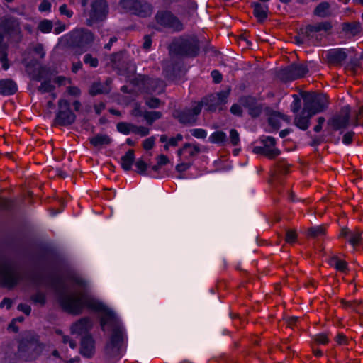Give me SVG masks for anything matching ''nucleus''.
Returning <instances> with one entry per match:
<instances>
[{
    "instance_id": "1",
    "label": "nucleus",
    "mask_w": 363,
    "mask_h": 363,
    "mask_svg": "<svg viewBox=\"0 0 363 363\" xmlns=\"http://www.w3.org/2000/svg\"><path fill=\"white\" fill-rule=\"evenodd\" d=\"M51 285L55 288L66 290L63 277L60 274L49 277ZM58 302L65 312L73 315H80L85 308L98 318H118V313L103 301L88 293H82L79 296L63 291L59 295Z\"/></svg>"
},
{
    "instance_id": "2",
    "label": "nucleus",
    "mask_w": 363,
    "mask_h": 363,
    "mask_svg": "<svg viewBox=\"0 0 363 363\" xmlns=\"http://www.w3.org/2000/svg\"><path fill=\"white\" fill-rule=\"evenodd\" d=\"M200 50V41L195 35L180 36L169 45L170 52L180 57L195 58L199 56Z\"/></svg>"
},
{
    "instance_id": "3",
    "label": "nucleus",
    "mask_w": 363,
    "mask_h": 363,
    "mask_svg": "<svg viewBox=\"0 0 363 363\" xmlns=\"http://www.w3.org/2000/svg\"><path fill=\"white\" fill-rule=\"evenodd\" d=\"M333 25L330 21H321L316 24H308L303 28H301L298 34L294 37L295 44L301 46L306 43H313L317 45L320 43L322 37L318 38L315 33L325 31L326 33L331 30Z\"/></svg>"
},
{
    "instance_id": "4",
    "label": "nucleus",
    "mask_w": 363,
    "mask_h": 363,
    "mask_svg": "<svg viewBox=\"0 0 363 363\" xmlns=\"http://www.w3.org/2000/svg\"><path fill=\"white\" fill-rule=\"evenodd\" d=\"M91 327L90 319H79L71 329L73 335L81 336L80 352L87 357H91L94 352V342L88 333Z\"/></svg>"
},
{
    "instance_id": "5",
    "label": "nucleus",
    "mask_w": 363,
    "mask_h": 363,
    "mask_svg": "<svg viewBox=\"0 0 363 363\" xmlns=\"http://www.w3.org/2000/svg\"><path fill=\"white\" fill-rule=\"evenodd\" d=\"M21 276L16 264L2 257L0 264V284L2 287L13 289L21 280Z\"/></svg>"
},
{
    "instance_id": "6",
    "label": "nucleus",
    "mask_w": 363,
    "mask_h": 363,
    "mask_svg": "<svg viewBox=\"0 0 363 363\" xmlns=\"http://www.w3.org/2000/svg\"><path fill=\"white\" fill-rule=\"evenodd\" d=\"M303 99V112L309 113V117L323 112L328 106L329 101L326 94L305 93Z\"/></svg>"
},
{
    "instance_id": "7",
    "label": "nucleus",
    "mask_w": 363,
    "mask_h": 363,
    "mask_svg": "<svg viewBox=\"0 0 363 363\" xmlns=\"http://www.w3.org/2000/svg\"><path fill=\"white\" fill-rule=\"evenodd\" d=\"M67 40L70 47L85 52L91 46L94 40V35L91 30L86 28H76L69 33Z\"/></svg>"
},
{
    "instance_id": "8",
    "label": "nucleus",
    "mask_w": 363,
    "mask_h": 363,
    "mask_svg": "<svg viewBox=\"0 0 363 363\" xmlns=\"http://www.w3.org/2000/svg\"><path fill=\"white\" fill-rule=\"evenodd\" d=\"M119 5L130 14L143 18L150 17L154 11L153 5L147 0H120Z\"/></svg>"
},
{
    "instance_id": "9",
    "label": "nucleus",
    "mask_w": 363,
    "mask_h": 363,
    "mask_svg": "<svg viewBox=\"0 0 363 363\" xmlns=\"http://www.w3.org/2000/svg\"><path fill=\"white\" fill-rule=\"evenodd\" d=\"M0 30L11 42L20 43L23 38L20 21L13 16L0 18Z\"/></svg>"
},
{
    "instance_id": "10",
    "label": "nucleus",
    "mask_w": 363,
    "mask_h": 363,
    "mask_svg": "<svg viewBox=\"0 0 363 363\" xmlns=\"http://www.w3.org/2000/svg\"><path fill=\"white\" fill-rule=\"evenodd\" d=\"M57 111L53 123L60 127H68L74 124L77 120V115L71 109L70 102L65 99H60L57 101Z\"/></svg>"
},
{
    "instance_id": "11",
    "label": "nucleus",
    "mask_w": 363,
    "mask_h": 363,
    "mask_svg": "<svg viewBox=\"0 0 363 363\" xmlns=\"http://www.w3.org/2000/svg\"><path fill=\"white\" fill-rule=\"evenodd\" d=\"M350 106H344L339 113H335L327 121V125L330 129L328 135H332L333 132L339 131L340 135L343 134L344 130L350 125Z\"/></svg>"
},
{
    "instance_id": "12",
    "label": "nucleus",
    "mask_w": 363,
    "mask_h": 363,
    "mask_svg": "<svg viewBox=\"0 0 363 363\" xmlns=\"http://www.w3.org/2000/svg\"><path fill=\"white\" fill-rule=\"evenodd\" d=\"M277 138L270 135H262L259 137L261 146H255L252 147V152L267 157L269 160H274L281 153V150L277 147Z\"/></svg>"
},
{
    "instance_id": "13",
    "label": "nucleus",
    "mask_w": 363,
    "mask_h": 363,
    "mask_svg": "<svg viewBox=\"0 0 363 363\" xmlns=\"http://www.w3.org/2000/svg\"><path fill=\"white\" fill-rule=\"evenodd\" d=\"M154 19L157 25L162 28L172 29L175 32H181L184 30L182 22L169 10H158Z\"/></svg>"
},
{
    "instance_id": "14",
    "label": "nucleus",
    "mask_w": 363,
    "mask_h": 363,
    "mask_svg": "<svg viewBox=\"0 0 363 363\" xmlns=\"http://www.w3.org/2000/svg\"><path fill=\"white\" fill-rule=\"evenodd\" d=\"M308 72L306 65L292 62L280 69L278 77L281 82L286 83L305 77Z\"/></svg>"
},
{
    "instance_id": "15",
    "label": "nucleus",
    "mask_w": 363,
    "mask_h": 363,
    "mask_svg": "<svg viewBox=\"0 0 363 363\" xmlns=\"http://www.w3.org/2000/svg\"><path fill=\"white\" fill-rule=\"evenodd\" d=\"M362 235L363 231L358 228L350 229L347 226H343L340 228L337 237L349 245L352 250L356 251L363 247Z\"/></svg>"
},
{
    "instance_id": "16",
    "label": "nucleus",
    "mask_w": 363,
    "mask_h": 363,
    "mask_svg": "<svg viewBox=\"0 0 363 363\" xmlns=\"http://www.w3.org/2000/svg\"><path fill=\"white\" fill-rule=\"evenodd\" d=\"M124 55L125 51L123 50L113 52L110 55V62L113 69L118 75L128 77L134 74L135 68L132 67L130 62L125 59Z\"/></svg>"
},
{
    "instance_id": "17",
    "label": "nucleus",
    "mask_w": 363,
    "mask_h": 363,
    "mask_svg": "<svg viewBox=\"0 0 363 363\" xmlns=\"http://www.w3.org/2000/svg\"><path fill=\"white\" fill-rule=\"evenodd\" d=\"M238 103L247 109L248 115L252 118H259L263 112V104L259 103L257 98L251 94L240 96Z\"/></svg>"
},
{
    "instance_id": "18",
    "label": "nucleus",
    "mask_w": 363,
    "mask_h": 363,
    "mask_svg": "<svg viewBox=\"0 0 363 363\" xmlns=\"http://www.w3.org/2000/svg\"><path fill=\"white\" fill-rule=\"evenodd\" d=\"M200 113V106L195 105L191 108L176 110L173 113V116L179 122V123L186 125L194 123Z\"/></svg>"
},
{
    "instance_id": "19",
    "label": "nucleus",
    "mask_w": 363,
    "mask_h": 363,
    "mask_svg": "<svg viewBox=\"0 0 363 363\" xmlns=\"http://www.w3.org/2000/svg\"><path fill=\"white\" fill-rule=\"evenodd\" d=\"M108 13V5L106 0H93L89 12L90 21L99 23L104 21Z\"/></svg>"
},
{
    "instance_id": "20",
    "label": "nucleus",
    "mask_w": 363,
    "mask_h": 363,
    "mask_svg": "<svg viewBox=\"0 0 363 363\" xmlns=\"http://www.w3.org/2000/svg\"><path fill=\"white\" fill-rule=\"evenodd\" d=\"M116 130L124 135H128L130 133L139 135L140 137H146L150 134V128L143 125L128 122H118L116 124Z\"/></svg>"
},
{
    "instance_id": "21",
    "label": "nucleus",
    "mask_w": 363,
    "mask_h": 363,
    "mask_svg": "<svg viewBox=\"0 0 363 363\" xmlns=\"http://www.w3.org/2000/svg\"><path fill=\"white\" fill-rule=\"evenodd\" d=\"M347 56V49L345 48L329 49L325 55L328 63L333 66L342 65Z\"/></svg>"
},
{
    "instance_id": "22",
    "label": "nucleus",
    "mask_w": 363,
    "mask_h": 363,
    "mask_svg": "<svg viewBox=\"0 0 363 363\" xmlns=\"http://www.w3.org/2000/svg\"><path fill=\"white\" fill-rule=\"evenodd\" d=\"M40 249L42 252L41 257H50L55 267L57 268L65 264V257L56 248L48 245H43Z\"/></svg>"
},
{
    "instance_id": "23",
    "label": "nucleus",
    "mask_w": 363,
    "mask_h": 363,
    "mask_svg": "<svg viewBox=\"0 0 363 363\" xmlns=\"http://www.w3.org/2000/svg\"><path fill=\"white\" fill-rule=\"evenodd\" d=\"M18 89L17 83L12 79H0V95L3 96H13Z\"/></svg>"
},
{
    "instance_id": "24",
    "label": "nucleus",
    "mask_w": 363,
    "mask_h": 363,
    "mask_svg": "<svg viewBox=\"0 0 363 363\" xmlns=\"http://www.w3.org/2000/svg\"><path fill=\"white\" fill-rule=\"evenodd\" d=\"M196 105L200 106L201 111L202 110V108L204 107L206 111L208 113H214L218 107L217 98L213 94H208L201 98Z\"/></svg>"
},
{
    "instance_id": "25",
    "label": "nucleus",
    "mask_w": 363,
    "mask_h": 363,
    "mask_svg": "<svg viewBox=\"0 0 363 363\" xmlns=\"http://www.w3.org/2000/svg\"><path fill=\"white\" fill-rule=\"evenodd\" d=\"M253 15L259 23H264L268 18L269 6L259 2H252Z\"/></svg>"
},
{
    "instance_id": "26",
    "label": "nucleus",
    "mask_w": 363,
    "mask_h": 363,
    "mask_svg": "<svg viewBox=\"0 0 363 363\" xmlns=\"http://www.w3.org/2000/svg\"><path fill=\"white\" fill-rule=\"evenodd\" d=\"M135 162V154L133 149L128 150L121 157L120 164L124 172L132 170V167Z\"/></svg>"
},
{
    "instance_id": "27",
    "label": "nucleus",
    "mask_w": 363,
    "mask_h": 363,
    "mask_svg": "<svg viewBox=\"0 0 363 363\" xmlns=\"http://www.w3.org/2000/svg\"><path fill=\"white\" fill-rule=\"evenodd\" d=\"M328 264L331 267H333L336 271L341 273L347 274L350 270L347 262L341 259L337 255H335L331 256L328 259Z\"/></svg>"
},
{
    "instance_id": "28",
    "label": "nucleus",
    "mask_w": 363,
    "mask_h": 363,
    "mask_svg": "<svg viewBox=\"0 0 363 363\" xmlns=\"http://www.w3.org/2000/svg\"><path fill=\"white\" fill-rule=\"evenodd\" d=\"M208 142L218 146H225L228 143L227 134L223 130H216L208 137Z\"/></svg>"
},
{
    "instance_id": "29",
    "label": "nucleus",
    "mask_w": 363,
    "mask_h": 363,
    "mask_svg": "<svg viewBox=\"0 0 363 363\" xmlns=\"http://www.w3.org/2000/svg\"><path fill=\"white\" fill-rule=\"evenodd\" d=\"M309 113L303 112V108L301 110L300 113L297 115L294 118V125L301 130H306L310 125Z\"/></svg>"
},
{
    "instance_id": "30",
    "label": "nucleus",
    "mask_w": 363,
    "mask_h": 363,
    "mask_svg": "<svg viewBox=\"0 0 363 363\" xmlns=\"http://www.w3.org/2000/svg\"><path fill=\"white\" fill-rule=\"evenodd\" d=\"M50 74V69L45 65H40L38 69H35L30 73V77L32 80L41 82L43 79H48Z\"/></svg>"
},
{
    "instance_id": "31",
    "label": "nucleus",
    "mask_w": 363,
    "mask_h": 363,
    "mask_svg": "<svg viewBox=\"0 0 363 363\" xmlns=\"http://www.w3.org/2000/svg\"><path fill=\"white\" fill-rule=\"evenodd\" d=\"M342 30L347 34L353 36L358 35L361 33L362 28L359 22H345L342 24Z\"/></svg>"
},
{
    "instance_id": "32",
    "label": "nucleus",
    "mask_w": 363,
    "mask_h": 363,
    "mask_svg": "<svg viewBox=\"0 0 363 363\" xmlns=\"http://www.w3.org/2000/svg\"><path fill=\"white\" fill-rule=\"evenodd\" d=\"M90 144L95 147L110 145L112 142L111 137L106 134L98 133L89 139Z\"/></svg>"
},
{
    "instance_id": "33",
    "label": "nucleus",
    "mask_w": 363,
    "mask_h": 363,
    "mask_svg": "<svg viewBox=\"0 0 363 363\" xmlns=\"http://www.w3.org/2000/svg\"><path fill=\"white\" fill-rule=\"evenodd\" d=\"M123 330L121 328L116 329L114 330L112 335L110 347H111L113 349L115 347L120 348L123 344Z\"/></svg>"
},
{
    "instance_id": "34",
    "label": "nucleus",
    "mask_w": 363,
    "mask_h": 363,
    "mask_svg": "<svg viewBox=\"0 0 363 363\" xmlns=\"http://www.w3.org/2000/svg\"><path fill=\"white\" fill-rule=\"evenodd\" d=\"M108 93H109V89L108 88H106L100 82H93L89 89V94L91 96H96L99 94H108Z\"/></svg>"
},
{
    "instance_id": "35",
    "label": "nucleus",
    "mask_w": 363,
    "mask_h": 363,
    "mask_svg": "<svg viewBox=\"0 0 363 363\" xmlns=\"http://www.w3.org/2000/svg\"><path fill=\"white\" fill-rule=\"evenodd\" d=\"M341 304L344 308H350L359 315H363V303L359 301H349L342 300Z\"/></svg>"
},
{
    "instance_id": "36",
    "label": "nucleus",
    "mask_w": 363,
    "mask_h": 363,
    "mask_svg": "<svg viewBox=\"0 0 363 363\" xmlns=\"http://www.w3.org/2000/svg\"><path fill=\"white\" fill-rule=\"evenodd\" d=\"M330 5L328 1H322L315 6L313 14L321 18L327 17L330 14Z\"/></svg>"
},
{
    "instance_id": "37",
    "label": "nucleus",
    "mask_w": 363,
    "mask_h": 363,
    "mask_svg": "<svg viewBox=\"0 0 363 363\" xmlns=\"http://www.w3.org/2000/svg\"><path fill=\"white\" fill-rule=\"evenodd\" d=\"M134 165L135 167V172L137 174L141 176H148L150 164L143 157L135 160Z\"/></svg>"
},
{
    "instance_id": "38",
    "label": "nucleus",
    "mask_w": 363,
    "mask_h": 363,
    "mask_svg": "<svg viewBox=\"0 0 363 363\" xmlns=\"http://www.w3.org/2000/svg\"><path fill=\"white\" fill-rule=\"evenodd\" d=\"M290 165L285 160H279L274 164V174H286L289 172Z\"/></svg>"
},
{
    "instance_id": "39",
    "label": "nucleus",
    "mask_w": 363,
    "mask_h": 363,
    "mask_svg": "<svg viewBox=\"0 0 363 363\" xmlns=\"http://www.w3.org/2000/svg\"><path fill=\"white\" fill-rule=\"evenodd\" d=\"M325 233L326 228L322 225L312 226L307 230V236L311 238H316L325 235Z\"/></svg>"
},
{
    "instance_id": "40",
    "label": "nucleus",
    "mask_w": 363,
    "mask_h": 363,
    "mask_svg": "<svg viewBox=\"0 0 363 363\" xmlns=\"http://www.w3.org/2000/svg\"><path fill=\"white\" fill-rule=\"evenodd\" d=\"M162 117V113L157 111H145L144 118L148 125H152L157 120Z\"/></svg>"
},
{
    "instance_id": "41",
    "label": "nucleus",
    "mask_w": 363,
    "mask_h": 363,
    "mask_svg": "<svg viewBox=\"0 0 363 363\" xmlns=\"http://www.w3.org/2000/svg\"><path fill=\"white\" fill-rule=\"evenodd\" d=\"M55 89V86L51 83L50 79H45L38 87V91L41 94L52 92Z\"/></svg>"
},
{
    "instance_id": "42",
    "label": "nucleus",
    "mask_w": 363,
    "mask_h": 363,
    "mask_svg": "<svg viewBox=\"0 0 363 363\" xmlns=\"http://www.w3.org/2000/svg\"><path fill=\"white\" fill-rule=\"evenodd\" d=\"M67 279L79 286L86 287L87 286V282L85 279H82L72 272H68Z\"/></svg>"
},
{
    "instance_id": "43",
    "label": "nucleus",
    "mask_w": 363,
    "mask_h": 363,
    "mask_svg": "<svg viewBox=\"0 0 363 363\" xmlns=\"http://www.w3.org/2000/svg\"><path fill=\"white\" fill-rule=\"evenodd\" d=\"M53 28L52 22L50 20L43 19L38 23V30L43 33H49Z\"/></svg>"
},
{
    "instance_id": "44",
    "label": "nucleus",
    "mask_w": 363,
    "mask_h": 363,
    "mask_svg": "<svg viewBox=\"0 0 363 363\" xmlns=\"http://www.w3.org/2000/svg\"><path fill=\"white\" fill-rule=\"evenodd\" d=\"M313 340L318 345H327L330 342L329 335L325 333H320L313 337Z\"/></svg>"
},
{
    "instance_id": "45",
    "label": "nucleus",
    "mask_w": 363,
    "mask_h": 363,
    "mask_svg": "<svg viewBox=\"0 0 363 363\" xmlns=\"http://www.w3.org/2000/svg\"><path fill=\"white\" fill-rule=\"evenodd\" d=\"M298 235L295 230L287 229L285 233V241L290 244L294 245L297 242Z\"/></svg>"
},
{
    "instance_id": "46",
    "label": "nucleus",
    "mask_w": 363,
    "mask_h": 363,
    "mask_svg": "<svg viewBox=\"0 0 363 363\" xmlns=\"http://www.w3.org/2000/svg\"><path fill=\"white\" fill-rule=\"evenodd\" d=\"M229 142L233 146H238L240 143V134L235 128L230 130L228 143Z\"/></svg>"
},
{
    "instance_id": "47",
    "label": "nucleus",
    "mask_w": 363,
    "mask_h": 363,
    "mask_svg": "<svg viewBox=\"0 0 363 363\" xmlns=\"http://www.w3.org/2000/svg\"><path fill=\"white\" fill-rule=\"evenodd\" d=\"M84 62L91 68H96L99 65V60L91 54L87 53L84 56Z\"/></svg>"
},
{
    "instance_id": "48",
    "label": "nucleus",
    "mask_w": 363,
    "mask_h": 363,
    "mask_svg": "<svg viewBox=\"0 0 363 363\" xmlns=\"http://www.w3.org/2000/svg\"><path fill=\"white\" fill-rule=\"evenodd\" d=\"M354 135L355 133L352 130L345 133L342 135V143L346 146L350 145L353 142Z\"/></svg>"
},
{
    "instance_id": "49",
    "label": "nucleus",
    "mask_w": 363,
    "mask_h": 363,
    "mask_svg": "<svg viewBox=\"0 0 363 363\" xmlns=\"http://www.w3.org/2000/svg\"><path fill=\"white\" fill-rule=\"evenodd\" d=\"M155 145V136L152 135V136H150V137L145 139L143 141L142 147L145 150L149 151V150H151L154 147Z\"/></svg>"
},
{
    "instance_id": "50",
    "label": "nucleus",
    "mask_w": 363,
    "mask_h": 363,
    "mask_svg": "<svg viewBox=\"0 0 363 363\" xmlns=\"http://www.w3.org/2000/svg\"><path fill=\"white\" fill-rule=\"evenodd\" d=\"M192 136L197 139H205L207 136V130L203 128H194L190 130Z\"/></svg>"
},
{
    "instance_id": "51",
    "label": "nucleus",
    "mask_w": 363,
    "mask_h": 363,
    "mask_svg": "<svg viewBox=\"0 0 363 363\" xmlns=\"http://www.w3.org/2000/svg\"><path fill=\"white\" fill-rule=\"evenodd\" d=\"M201 152V149L198 145H192L191 147H189L187 151H186V155H185L184 158L189 160L191 157H193L198 155Z\"/></svg>"
},
{
    "instance_id": "52",
    "label": "nucleus",
    "mask_w": 363,
    "mask_h": 363,
    "mask_svg": "<svg viewBox=\"0 0 363 363\" xmlns=\"http://www.w3.org/2000/svg\"><path fill=\"white\" fill-rule=\"evenodd\" d=\"M230 90L221 91L216 94L218 106L221 104H225L227 103V99L229 96Z\"/></svg>"
},
{
    "instance_id": "53",
    "label": "nucleus",
    "mask_w": 363,
    "mask_h": 363,
    "mask_svg": "<svg viewBox=\"0 0 363 363\" xmlns=\"http://www.w3.org/2000/svg\"><path fill=\"white\" fill-rule=\"evenodd\" d=\"M145 104L150 108H157L161 105V100L159 98L152 96L145 100Z\"/></svg>"
},
{
    "instance_id": "54",
    "label": "nucleus",
    "mask_w": 363,
    "mask_h": 363,
    "mask_svg": "<svg viewBox=\"0 0 363 363\" xmlns=\"http://www.w3.org/2000/svg\"><path fill=\"white\" fill-rule=\"evenodd\" d=\"M294 101L291 104V110L293 113H297L301 108V101L300 98L296 95H293Z\"/></svg>"
},
{
    "instance_id": "55",
    "label": "nucleus",
    "mask_w": 363,
    "mask_h": 363,
    "mask_svg": "<svg viewBox=\"0 0 363 363\" xmlns=\"http://www.w3.org/2000/svg\"><path fill=\"white\" fill-rule=\"evenodd\" d=\"M31 299L33 302L40 303L41 305H45L46 302L45 294L41 291H38L33 294L31 297Z\"/></svg>"
},
{
    "instance_id": "56",
    "label": "nucleus",
    "mask_w": 363,
    "mask_h": 363,
    "mask_svg": "<svg viewBox=\"0 0 363 363\" xmlns=\"http://www.w3.org/2000/svg\"><path fill=\"white\" fill-rule=\"evenodd\" d=\"M161 168H162V167L160 165H159L157 162H156V164L152 166L150 165L149 171H148V176H150V177L154 178V179L161 178L160 177L157 175L160 172Z\"/></svg>"
},
{
    "instance_id": "57",
    "label": "nucleus",
    "mask_w": 363,
    "mask_h": 363,
    "mask_svg": "<svg viewBox=\"0 0 363 363\" xmlns=\"http://www.w3.org/2000/svg\"><path fill=\"white\" fill-rule=\"evenodd\" d=\"M242 107V106L240 104L234 103L230 108V112L233 116L242 117L243 115V111Z\"/></svg>"
},
{
    "instance_id": "58",
    "label": "nucleus",
    "mask_w": 363,
    "mask_h": 363,
    "mask_svg": "<svg viewBox=\"0 0 363 363\" xmlns=\"http://www.w3.org/2000/svg\"><path fill=\"white\" fill-rule=\"evenodd\" d=\"M192 162H180L176 165L175 170L177 172L183 173L188 170L192 166Z\"/></svg>"
},
{
    "instance_id": "59",
    "label": "nucleus",
    "mask_w": 363,
    "mask_h": 363,
    "mask_svg": "<svg viewBox=\"0 0 363 363\" xmlns=\"http://www.w3.org/2000/svg\"><path fill=\"white\" fill-rule=\"evenodd\" d=\"M52 4L48 0H43L38 6L40 12H50Z\"/></svg>"
},
{
    "instance_id": "60",
    "label": "nucleus",
    "mask_w": 363,
    "mask_h": 363,
    "mask_svg": "<svg viewBox=\"0 0 363 363\" xmlns=\"http://www.w3.org/2000/svg\"><path fill=\"white\" fill-rule=\"evenodd\" d=\"M67 93L74 97H79L82 91L81 89L77 86H69L67 88Z\"/></svg>"
},
{
    "instance_id": "61",
    "label": "nucleus",
    "mask_w": 363,
    "mask_h": 363,
    "mask_svg": "<svg viewBox=\"0 0 363 363\" xmlns=\"http://www.w3.org/2000/svg\"><path fill=\"white\" fill-rule=\"evenodd\" d=\"M211 77H212L213 82L215 84H220L223 80V74L218 69H213L211 72Z\"/></svg>"
},
{
    "instance_id": "62",
    "label": "nucleus",
    "mask_w": 363,
    "mask_h": 363,
    "mask_svg": "<svg viewBox=\"0 0 363 363\" xmlns=\"http://www.w3.org/2000/svg\"><path fill=\"white\" fill-rule=\"evenodd\" d=\"M59 11L61 15L66 16L67 18L72 17L74 12L67 8V4H63L59 8Z\"/></svg>"
},
{
    "instance_id": "63",
    "label": "nucleus",
    "mask_w": 363,
    "mask_h": 363,
    "mask_svg": "<svg viewBox=\"0 0 363 363\" xmlns=\"http://www.w3.org/2000/svg\"><path fill=\"white\" fill-rule=\"evenodd\" d=\"M155 159H156V162L162 167L163 166L167 165L170 162L169 157L164 154H160V155H157Z\"/></svg>"
},
{
    "instance_id": "64",
    "label": "nucleus",
    "mask_w": 363,
    "mask_h": 363,
    "mask_svg": "<svg viewBox=\"0 0 363 363\" xmlns=\"http://www.w3.org/2000/svg\"><path fill=\"white\" fill-rule=\"evenodd\" d=\"M131 116L134 117H143L145 116V111H143L140 106L139 104H136L133 108L130 111Z\"/></svg>"
}]
</instances>
